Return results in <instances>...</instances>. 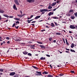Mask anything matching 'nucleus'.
Instances as JSON below:
<instances>
[{"label": "nucleus", "instance_id": "1", "mask_svg": "<svg viewBox=\"0 0 77 77\" xmlns=\"http://www.w3.org/2000/svg\"><path fill=\"white\" fill-rule=\"evenodd\" d=\"M40 11L41 12H42V14H44L45 12H47L48 11V10L46 9H40Z\"/></svg>", "mask_w": 77, "mask_h": 77}, {"label": "nucleus", "instance_id": "2", "mask_svg": "<svg viewBox=\"0 0 77 77\" xmlns=\"http://www.w3.org/2000/svg\"><path fill=\"white\" fill-rule=\"evenodd\" d=\"M36 72L37 74L35 73L36 75H42L41 74V72L36 71Z\"/></svg>", "mask_w": 77, "mask_h": 77}, {"label": "nucleus", "instance_id": "3", "mask_svg": "<svg viewBox=\"0 0 77 77\" xmlns=\"http://www.w3.org/2000/svg\"><path fill=\"white\" fill-rule=\"evenodd\" d=\"M16 41H21V38H20V37H17V39L16 40Z\"/></svg>", "mask_w": 77, "mask_h": 77}, {"label": "nucleus", "instance_id": "4", "mask_svg": "<svg viewBox=\"0 0 77 77\" xmlns=\"http://www.w3.org/2000/svg\"><path fill=\"white\" fill-rule=\"evenodd\" d=\"M14 2L17 5H19L20 4H19V3L18 2V0H14Z\"/></svg>", "mask_w": 77, "mask_h": 77}, {"label": "nucleus", "instance_id": "5", "mask_svg": "<svg viewBox=\"0 0 77 77\" xmlns=\"http://www.w3.org/2000/svg\"><path fill=\"white\" fill-rule=\"evenodd\" d=\"M70 29H75V26H74L72 25H70Z\"/></svg>", "mask_w": 77, "mask_h": 77}, {"label": "nucleus", "instance_id": "6", "mask_svg": "<svg viewBox=\"0 0 77 77\" xmlns=\"http://www.w3.org/2000/svg\"><path fill=\"white\" fill-rule=\"evenodd\" d=\"M28 2L29 3H32V2H34L35 0H27Z\"/></svg>", "mask_w": 77, "mask_h": 77}, {"label": "nucleus", "instance_id": "7", "mask_svg": "<svg viewBox=\"0 0 77 77\" xmlns=\"http://www.w3.org/2000/svg\"><path fill=\"white\" fill-rule=\"evenodd\" d=\"M15 72H12L10 74V75H14L15 74Z\"/></svg>", "mask_w": 77, "mask_h": 77}, {"label": "nucleus", "instance_id": "8", "mask_svg": "<svg viewBox=\"0 0 77 77\" xmlns=\"http://www.w3.org/2000/svg\"><path fill=\"white\" fill-rule=\"evenodd\" d=\"M40 17H41V16H37L35 18V20H37V19H38V18H40Z\"/></svg>", "mask_w": 77, "mask_h": 77}, {"label": "nucleus", "instance_id": "9", "mask_svg": "<svg viewBox=\"0 0 77 77\" xmlns=\"http://www.w3.org/2000/svg\"><path fill=\"white\" fill-rule=\"evenodd\" d=\"M13 8L15 10H17V7H16V5H15V4H14L13 6Z\"/></svg>", "mask_w": 77, "mask_h": 77}, {"label": "nucleus", "instance_id": "10", "mask_svg": "<svg viewBox=\"0 0 77 77\" xmlns=\"http://www.w3.org/2000/svg\"><path fill=\"white\" fill-rule=\"evenodd\" d=\"M39 46L40 47H41V48H42L43 49H44H44H45V46H42V45H40Z\"/></svg>", "mask_w": 77, "mask_h": 77}, {"label": "nucleus", "instance_id": "11", "mask_svg": "<svg viewBox=\"0 0 77 77\" xmlns=\"http://www.w3.org/2000/svg\"><path fill=\"white\" fill-rule=\"evenodd\" d=\"M5 12V11H3V10L0 9V13H2V14H3Z\"/></svg>", "mask_w": 77, "mask_h": 77}, {"label": "nucleus", "instance_id": "12", "mask_svg": "<svg viewBox=\"0 0 77 77\" xmlns=\"http://www.w3.org/2000/svg\"><path fill=\"white\" fill-rule=\"evenodd\" d=\"M74 47V43H72L71 44V48H73Z\"/></svg>", "mask_w": 77, "mask_h": 77}, {"label": "nucleus", "instance_id": "13", "mask_svg": "<svg viewBox=\"0 0 77 77\" xmlns=\"http://www.w3.org/2000/svg\"><path fill=\"white\" fill-rule=\"evenodd\" d=\"M23 54H28V52H26V51H24L23 52Z\"/></svg>", "mask_w": 77, "mask_h": 77}, {"label": "nucleus", "instance_id": "14", "mask_svg": "<svg viewBox=\"0 0 77 77\" xmlns=\"http://www.w3.org/2000/svg\"><path fill=\"white\" fill-rule=\"evenodd\" d=\"M56 5V2H54L51 5V6H54V5Z\"/></svg>", "mask_w": 77, "mask_h": 77}, {"label": "nucleus", "instance_id": "15", "mask_svg": "<svg viewBox=\"0 0 77 77\" xmlns=\"http://www.w3.org/2000/svg\"><path fill=\"white\" fill-rule=\"evenodd\" d=\"M53 13H52L51 12H50L48 14V15L49 16H50L51 15H53Z\"/></svg>", "mask_w": 77, "mask_h": 77}, {"label": "nucleus", "instance_id": "16", "mask_svg": "<svg viewBox=\"0 0 77 77\" xmlns=\"http://www.w3.org/2000/svg\"><path fill=\"white\" fill-rule=\"evenodd\" d=\"M41 60H45V57H42L40 58Z\"/></svg>", "mask_w": 77, "mask_h": 77}, {"label": "nucleus", "instance_id": "17", "mask_svg": "<svg viewBox=\"0 0 77 77\" xmlns=\"http://www.w3.org/2000/svg\"><path fill=\"white\" fill-rule=\"evenodd\" d=\"M71 19H72V20H74V18H75V17L74 16H71L70 17Z\"/></svg>", "mask_w": 77, "mask_h": 77}, {"label": "nucleus", "instance_id": "18", "mask_svg": "<svg viewBox=\"0 0 77 77\" xmlns=\"http://www.w3.org/2000/svg\"><path fill=\"white\" fill-rule=\"evenodd\" d=\"M73 12V10L72 9H70L69 11V13H71V12Z\"/></svg>", "mask_w": 77, "mask_h": 77}, {"label": "nucleus", "instance_id": "19", "mask_svg": "<svg viewBox=\"0 0 77 77\" xmlns=\"http://www.w3.org/2000/svg\"><path fill=\"white\" fill-rule=\"evenodd\" d=\"M51 26H52V27H54V24L53 23H51Z\"/></svg>", "mask_w": 77, "mask_h": 77}, {"label": "nucleus", "instance_id": "20", "mask_svg": "<svg viewBox=\"0 0 77 77\" xmlns=\"http://www.w3.org/2000/svg\"><path fill=\"white\" fill-rule=\"evenodd\" d=\"M37 42L38 44H42V42L37 41Z\"/></svg>", "mask_w": 77, "mask_h": 77}, {"label": "nucleus", "instance_id": "21", "mask_svg": "<svg viewBox=\"0 0 77 77\" xmlns=\"http://www.w3.org/2000/svg\"><path fill=\"white\" fill-rule=\"evenodd\" d=\"M66 44H67V45H69V44L68 42V41H67V39H66Z\"/></svg>", "mask_w": 77, "mask_h": 77}, {"label": "nucleus", "instance_id": "22", "mask_svg": "<svg viewBox=\"0 0 77 77\" xmlns=\"http://www.w3.org/2000/svg\"><path fill=\"white\" fill-rule=\"evenodd\" d=\"M4 17H7V18H8V17H9V16L6 14H4Z\"/></svg>", "mask_w": 77, "mask_h": 77}, {"label": "nucleus", "instance_id": "23", "mask_svg": "<svg viewBox=\"0 0 77 77\" xmlns=\"http://www.w3.org/2000/svg\"><path fill=\"white\" fill-rule=\"evenodd\" d=\"M14 20H17V21H20V19L18 18H14Z\"/></svg>", "mask_w": 77, "mask_h": 77}, {"label": "nucleus", "instance_id": "24", "mask_svg": "<svg viewBox=\"0 0 77 77\" xmlns=\"http://www.w3.org/2000/svg\"><path fill=\"white\" fill-rule=\"evenodd\" d=\"M48 77H53V76L51 75H48Z\"/></svg>", "mask_w": 77, "mask_h": 77}, {"label": "nucleus", "instance_id": "25", "mask_svg": "<svg viewBox=\"0 0 77 77\" xmlns=\"http://www.w3.org/2000/svg\"><path fill=\"white\" fill-rule=\"evenodd\" d=\"M70 51H72V52H75V51L72 49H70Z\"/></svg>", "mask_w": 77, "mask_h": 77}, {"label": "nucleus", "instance_id": "26", "mask_svg": "<svg viewBox=\"0 0 77 77\" xmlns=\"http://www.w3.org/2000/svg\"><path fill=\"white\" fill-rule=\"evenodd\" d=\"M60 33L59 32H56V35H60Z\"/></svg>", "mask_w": 77, "mask_h": 77}, {"label": "nucleus", "instance_id": "27", "mask_svg": "<svg viewBox=\"0 0 77 77\" xmlns=\"http://www.w3.org/2000/svg\"><path fill=\"white\" fill-rule=\"evenodd\" d=\"M74 15L76 17H77V12L74 13Z\"/></svg>", "mask_w": 77, "mask_h": 77}, {"label": "nucleus", "instance_id": "28", "mask_svg": "<svg viewBox=\"0 0 77 77\" xmlns=\"http://www.w3.org/2000/svg\"><path fill=\"white\" fill-rule=\"evenodd\" d=\"M32 66L34 68H35V69H38V68H37V67H36L35 66Z\"/></svg>", "mask_w": 77, "mask_h": 77}, {"label": "nucleus", "instance_id": "29", "mask_svg": "<svg viewBox=\"0 0 77 77\" xmlns=\"http://www.w3.org/2000/svg\"><path fill=\"white\" fill-rule=\"evenodd\" d=\"M48 8L50 9H52V7L51 6H49Z\"/></svg>", "mask_w": 77, "mask_h": 77}, {"label": "nucleus", "instance_id": "30", "mask_svg": "<svg viewBox=\"0 0 77 77\" xmlns=\"http://www.w3.org/2000/svg\"><path fill=\"white\" fill-rule=\"evenodd\" d=\"M28 56H32V54H31L30 53H29L28 54Z\"/></svg>", "mask_w": 77, "mask_h": 77}, {"label": "nucleus", "instance_id": "31", "mask_svg": "<svg viewBox=\"0 0 77 77\" xmlns=\"http://www.w3.org/2000/svg\"><path fill=\"white\" fill-rule=\"evenodd\" d=\"M44 73H45V74H48V72H46V71H45Z\"/></svg>", "mask_w": 77, "mask_h": 77}, {"label": "nucleus", "instance_id": "32", "mask_svg": "<svg viewBox=\"0 0 77 77\" xmlns=\"http://www.w3.org/2000/svg\"><path fill=\"white\" fill-rule=\"evenodd\" d=\"M59 75L60 76H63V74H60Z\"/></svg>", "mask_w": 77, "mask_h": 77}, {"label": "nucleus", "instance_id": "33", "mask_svg": "<svg viewBox=\"0 0 77 77\" xmlns=\"http://www.w3.org/2000/svg\"><path fill=\"white\" fill-rule=\"evenodd\" d=\"M71 15V14H70L69 13H68L66 14L67 16H69Z\"/></svg>", "mask_w": 77, "mask_h": 77}, {"label": "nucleus", "instance_id": "34", "mask_svg": "<svg viewBox=\"0 0 77 77\" xmlns=\"http://www.w3.org/2000/svg\"><path fill=\"white\" fill-rule=\"evenodd\" d=\"M14 77H18V75H15Z\"/></svg>", "mask_w": 77, "mask_h": 77}, {"label": "nucleus", "instance_id": "35", "mask_svg": "<svg viewBox=\"0 0 77 77\" xmlns=\"http://www.w3.org/2000/svg\"><path fill=\"white\" fill-rule=\"evenodd\" d=\"M70 72H71L72 73H75V72H74V71H70Z\"/></svg>", "mask_w": 77, "mask_h": 77}, {"label": "nucleus", "instance_id": "36", "mask_svg": "<svg viewBox=\"0 0 77 77\" xmlns=\"http://www.w3.org/2000/svg\"><path fill=\"white\" fill-rule=\"evenodd\" d=\"M49 40L50 41H51V40H52V38H49Z\"/></svg>", "mask_w": 77, "mask_h": 77}, {"label": "nucleus", "instance_id": "37", "mask_svg": "<svg viewBox=\"0 0 77 77\" xmlns=\"http://www.w3.org/2000/svg\"><path fill=\"white\" fill-rule=\"evenodd\" d=\"M0 71H1V72H3V69H0Z\"/></svg>", "mask_w": 77, "mask_h": 77}, {"label": "nucleus", "instance_id": "38", "mask_svg": "<svg viewBox=\"0 0 77 77\" xmlns=\"http://www.w3.org/2000/svg\"><path fill=\"white\" fill-rule=\"evenodd\" d=\"M27 21V22H28V23H30L31 21H30L29 20H28Z\"/></svg>", "mask_w": 77, "mask_h": 77}, {"label": "nucleus", "instance_id": "39", "mask_svg": "<svg viewBox=\"0 0 77 77\" xmlns=\"http://www.w3.org/2000/svg\"><path fill=\"white\" fill-rule=\"evenodd\" d=\"M20 12L21 14V15H22V14H23V12H22V11H21V10L20 11Z\"/></svg>", "mask_w": 77, "mask_h": 77}, {"label": "nucleus", "instance_id": "40", "mask_svg": "<svg viewBox=\"0 0 77 77\" xmlns=\"http://www.w3.org/2000/svg\"><path fill=\"white\" fill-rule=\"evenodd\" d=\"M23 17V16H22V15H20L19 17L20 18H22V17Z\"/></svg>", "mask_w": 77, "mask_h": 77}, {"label": "nucleus", "instance_id": "41", "mask_svg": "<svg viewBox=\"0 0 77 77\" xmlns=\"http://www.w3.org/2000/svg\"><path fill=\"white\" fill-rule=\"evenodd\" d=\"M15 24H16L15 23H14L12 26V27H14V26H15Z\"/></svg>", "mask_w": 77, "mask_h": 77}, {"label": "nucleus", "instance_id": "42", "mask_svg": "<svg viewBox=\"0 0 77 77\" xmlns=\"http://www.w3.org/2000/svg\"><path fill=\"white\" fill-rule=\"evenodd\" d=\"M33 17V15L31 16L30 17V19H31V18H32V17Z\"/></svg>", "mask_w": 77, "mask_h": 77}, {"label": "nucleus", "instance_id": "43", "mask_svg": "<svg viewBox=\"0 0 77 77\" xmlns=\"http://www.w3.org/2000/svg\"><path fill=\"white\" fill-rule=\"evenodd\" d=\"M15 27H16V29H18V27H19V26H17V27H16V26H15Z\"/></svg>", "mask_w": 77, "mask_h": 77}, {"label": "nucleus", "instance_id": "44", "mask_svg": "<svg viewBox=\"0 0 77 77\" xmlns=\"http://www.w3.org/2000/svg\"><path fill=\"white\" fill-rule=\"evenodd\" d=\"M48 57H50V55H49L48 54H47L46 55Z\"/></svg>", "mask_w": 77, "mask_h": 77}, {"label": "nucleus", "instance_id": "45", "mask_svg": "<svg viewBox=\"0 0 77 77\" xmlns=\"http://www.w3.org/2000/svg\"><path fill=\"white\" fill-rule=\"evenodd\" d=\"M55 25H56V26H58V25L57 24V23H56V22H54Z\"/></svg>", "mask_w": 77, "mask_h": 77}, {"label": "nucleus", "instance_id": "46", "mask_svg": "<svg viewBox=\"0 0 77 77\" xmlns=\"http://www.w3.org/2000/svg\"><path fill=\"white\" fill-rule=\"evenodd\" d=\"M44 31H45V29H43L41 30V32H44Z\"/></svg>", "mask_w": 77, "mask_h": 77}, {"label": "nucleus", "instance_id": "47", "mask_svg": "<svg viewBox=\"0 0 77 77\" xmlns=\"http://www.w3.org/2000/svg\"><path fill=\"white\" fill-rule=\"evenodd\" d=\"M16 23H18V24H19V23H20V22L18 21H17Z\"/></svg>", "mask_w": 77, "mask_h": 77}, {"label": "nucleus", "instance_id": "48", "mask_svg": "<svg viewBox=\"0 0 77 77\" xmlns=\"http://www.w3.org/2000/svg\"><path fill=\"white\" fill-rule=\"evenodd\" d=\"M52 18H54V19H56L57 18V17H52Z\"/></svg>", "mask_w": 77, "mask_h": 77}, {"label": "nucleus", "instance_id": "49", "mask_svg": "<svg viewBox=\"0 0 77 77\" xmlns=\"http://www.w3.org/2000/svg\"><path fill=\"white\" fill-rule=\"evenodd\" d=\"M6 39H10L9 37H7L6 38Z\"/></svg>", "mask_w": 77, "mask_h": 77}, {"label": "nucleus", "instance_id": "50", "mask_svg": "<svg viewBox=\"0 0 77 77\" xmlns=\"http://www.w3.org/2000/svg\"><path fill=\"white\" fill-rule=\"evenodd\" d=\"M57 9V8L54 9H53V11H56V10Z\"/></svg>", "mask_w": 77, "mask_h": 77}, {"label": "nucleus", "instance_id": "51", "mask_svg": "<svg viewBox=\"0 0 77 77\" xmlns=\"http://www.w3.org/2000/svg\"><path fill=\"white\" fill-rule=\"evenodd\" d=\"M50 66L51 67V68H52V67H53L52 66H51V65H50Z\"/></svg>", "mask_w": 77, "mask_h": 77}, {"label": "nucleus", "instance_id": "52", "mask_svg": "<svg viewBox=\"0 0 77 77\" xmlns=\"http://www.w3.org/2000/svg\"><path fill=\"white\" fill-rule=\"evenodd\" d=\"M7 43H8V44H9L10 43V42L8 41V42H7Z\"/></svg>", "mask_w": 77, "mask_h": 77}, {"label": "nucleus", "instance_id": "53", "mask_svg": "<svg viewBox=\"0 0 77 77\" xmlns=\"http://www.w3.org/2000/svg\"><path fill=\"white\" fill-rule=\"evenodd\" d=\"M31 23H36V21H33V22H31Z\"/></svg>", "mask_w": 77, "mask_h": 77}, {"label": "nucleus", "instance_id": "54", "mask_svg": "<svg viewBox=\"0 0 77 77\" xmlns=\"http://www.w3.org/2000/svg\"><path fill=\"white\" fill-rule=\"evenodd\" d=\"M69 33H72V32L71 31H69Z\"/></svg>", "mask_w": 77, "mask_h": 77}, {"label": "nucleus", "instance_id": "55", "mask_svg": "<svg viewBox=\"0 0 77 77\" xmlns=\"http://www.w3.org/2000/svg\"><path fill=\"white\" fill-rule=\"evenodd\" d=\"M59 3V0L57 1V3Z\"/></svg>", "mask_w": 77, "mask_h": 77}, {"label": "nucleus", "instance_id": "56", "mask_svg": "<svg viewBox=\"0 0 77 77\" xmlns=\"http://www.w3.org/2000/svg\"><path fill=\"white\" fill-rule=\"evenodd\" d=\"M63 40L64 43H65V40H64V39H63Z\"/></svg>", "mask_w": 77, "mask_h": 77}, {"label": "nucleus", "instance_id": "57", "mask_svg": "<svg viewBox=\"0 0 77 77\" xmlns=\"http://www.w3.org/2000/svg\"><path fill=\"white\" fill-rule=\"evenodd\" d=\"M8 20H7L5 21V22H8Z\"/></svg>", "mask_w": 77, "mask_h": 77}, {"label": "nucleus", "instance_id": "58", "mask_svg": "<svg viewBox=\"0 0 77 77\" xmlns=\"http://www.w3.org/2000/svg\"><path fill=\"white\" fill-rule=\"evenodd\" d=\"M53 41H54V43H55V42H56V41L55 40H54Z\"/></svg>", "mask_w": 77, "mask_h": 77}, {"label": "nucleus", "instance_id": "59", "mask_svg": "<svg viewBox=\"0 0 77 77\" xmlns=\"http://www.w3.org/2000/svg\"><path fill=\"white\" fill-rule=\"evenodd\" d=\"M66 50H68V51H69V49H66Z\"/></svg>", "mask_w": 77, "mask_h": 77}, {"label": "nucleus", "instance_id": "60", "mask_svg": "<svg viewBox=\"0 0 77 77\" xmlns=\"http://www.w3.org/2000/svg\"><path fill=\"white\" fill-rule=\"evenodd\" d=\"M31 25H32V26H35V24H31Z\"/></svg>", "mask_w": 77, "mask_h": 77}, {"label": "nucleus", "instance_id": "61", "mask_svg": "<svg viewBox=\"0 0 77 77\" xmlns=\"http://www.w3.org/2000/svg\"><path fill=\"white\" fill-rule=\"evenodd\" d=\"M2 20V17L1 16H0V20Z\"/></svg>", "mask_w": 77, "mask_h": 77}, {"label": "nucleus", "instance_id": "62", "mask_svg": "<svg viewBox=\"0 0 77 77\" xmlns=\"http://www.w3.org/2000/svg\"><path fill=\"white\" fill-rule=\"evenodd\" d=\"M3 44H5V42L3 41Z\"/></svg>", "mask_w": 77, "mask_h": 77}, {"label": "nucleus", "instance_id": "63", "mask_svg": "<svg viewBox=\"0 0 77 77\" xmlns=\"http://www.w3.org/2000/svg\"><path fill=\"white\" fill-rule=\"evenodd\" d=\"M31 47H35V45L31 46Z\"/></svg>", "mask_w": 77, "mask_h": 77}, {"label": "nucleus", "instance_id": "64", "mask_svg": "<svg viewBox=\"0 0 77 77\" xmlns=\"http://www.w3.org/2000/svg\"><path fill=\"white\" fill-rule=\"evenodd\" d=\"M75 28H76V29H77V26H75Z\"/></svg>", "mask_w": 77, "mask_h": 77}]
</instances>
